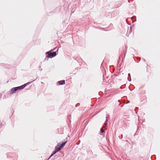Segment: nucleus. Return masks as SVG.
Listing matches in <instances>:
<instances>
[{
  "label": "nucleus",
  "mask_w": 160,
  "mask_h": 160,
  "mask_svg": "<svg viewBox=\"0 0 160 160\" xmlns=\"http://www.w3.org/2000/svg\"><path fill=\"white\" fill-rule=\"evenodd\" d=\"M26 84H24L19 87L12 88L10 91V93L12 94L15 93L18 89H23L26 87Z\"/></svg>",
  "instance_id": "1"
},
{
  "label": "nucleus",
  "mask_w": 160,
  "mask_h": 160,
  "mask_svg": "<svg viewBox=\"0 0 160 160\" xmlns=\"http://www.w3.org/2000/svg\"><path fill=\"white\" fill-rule=\"evenodd\" d=\"M46 54L48 55V56L47 57L52 58L55 56L56 55V52H54L52 53L51 52H48L46 53Z\"/></svg>",
  "instance_id": "2"
},
{
  "label": "nucleus",
  "mask_w": 160,
  "mask_h": 160,
  "mask_svg": "<svg viewBox=\"0 0 160 160\" xmlns=\"http://www.w3.org/2000/svg\"><path fill=\"white\" fill-rule=\"evenodd\" d=\"M61 148H62L60 147V146H59V143H58L56 146L55 149L57 152H58V151H60Z\"/></svg>",
  "instance_id": "3"
},
{
  "label": "nucleus",
  "mask_w": 160,
  "mask_h": 160,
  "mask_svg": "<svg viewBox=\"0 0 160 160\" xmlns=\"http://www.w3.org/2000/svg\"><path fill=\"white\" fill-rule=\"evenodd\" d=\"M67 141L66 142H62L61 144L59 143V146H60V147L61 148H62L64 147V146L65 145L66 143L67 142Z\"/></svg>",
  "instance_id": "4"
},
{
  "label": "nucleus",
  "mask_w": 160,
  "mask_h": 160,
  "mask_svg": "<svg viewBox=\"0 0 160 160\" xmlns=\"http://www.w3.org/2000/svg\"><path fill=\"white\" fill-rule=\"evenodd\" d=\"M59 85H63L65 83V80H62L58 82Z\"/></svg>",
  "instance_id": "5"
},
{
  "label": "nucleus",
  "mask_w": 160,
  "mask_h": 160,
  "mask_svg": "<svg viewBox=\"0 0 160 160\" xmlns=\"http://www.w3.org/2000/svg\"><path fill=\"white\" fill-rule=\"evenodd\" d=\"M57 152H58L55 149V150L53 152V153L50 156V158L52 156H53L54 154H55Z\"/></svg>",
  "instance_id": "6"
},
{
  "label": "nucleus",
  "mask_w": 160,
  "mask_h": 160,
  "mask_svg": "<svg viewBox=\"0 0 160 160\" xmlns=\"http://www.w3.org/2000/svg\"><path fill=\"white\" fill-rule=\"evenodd\" d=\"M101 132H104V130H103L102 129V128H101Z\"/></svg>",
  "instance_id": "7"
}]
</instances>
